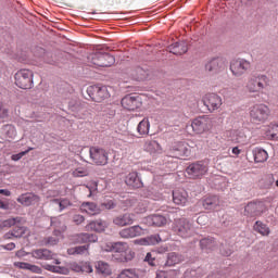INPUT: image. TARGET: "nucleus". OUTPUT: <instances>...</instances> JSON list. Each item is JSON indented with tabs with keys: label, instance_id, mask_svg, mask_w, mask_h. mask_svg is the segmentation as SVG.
<instances>
[{
	"label": "nucleus",
	"instance_id": "obj_1",
	"mask_svg": "<svg viewBox=\"0 0 278 278\" xmlns=\"http://www.w3.org/2000/svg\"><path fill=\"white\" fill-rule=\"evenodd\" d=\"M104 251H106L108 253H114L113 260L115 262H119L122 264L131 262L136 255V253H134V252H131V250H129V244H127V242H123V241L108 243L104 247Z\"/></svg>",
	"mask_w": 278,
	"mask_h": 278
},
{
	"label": "nucleus",
	"instance_id": "obj_2",
	"mask_svg": "<svg viewBox=\"0 0 278 278\" xmlns=\"http://www.w3.org/2000/svg\"><path fill=\"white\" fill-rule=\"evenodd\" d=\"M86 94V99H91V101H96V103H101V101L110 99V91L108 87L103 85H91L87 87Z\"/></svg>",
	"mask_w": 278,
	"mask_h": 278
},
{
	"label": "nucleus",
	"instance_id": "obj_3",
	"mask_svg": "<svg viewBox=\"0 0 278 278\" xmlns=\"http://www.w3.org/2000/svg\"><path fill=\"white\" fill-rule=\"evenodd\" d=\"M15 86L22 90H30L34 87V72L30 70H20L15 75Z\"/></svg>",
	"mask_w": 278,
	"mask_h": 278
},
{
	"label": "nucleus",
	"instance_id": "obj_4",
	"mask_svg": "<svg viewBox=\"0 0 278 278\" xmlns=\"http://www.w3.org/2000/svg\"><path fill=\"white\" fill-rule=\"evenodd\" d=\"M270 116V109L265 104H255L250 110V118L252 123L256 125L260 123H266Z\"/></svg>",
	"mask_w": 278,
	"mask_h": 278
},
{
	"label": "nucleus",
	"instance_id": "obj_5",
	"mask_svg": "<svg viewBox=\"0 0 278 278\" xmlns=\"http://www.w3.org/2000/svg\"><path fill=\"white\" fill-rule=\"evenodd\" d=\"M88 60L91 62V64H94V66L101 67L112 66L116 62L114 55L108 52L92 53L88 56Z\"/></svg>",
	"mask_w": 278,
	"mask_h": 278
},
{
	"label": "nucleus",
	"instance_id": "obj_6",
	"mask_svg": "<svg viewBox=\"0 0 278 278\" xmlns=\"http://www.w3.org/2000/svg\"><path fill=\"white\" fill-rule=\"evenodd\" d=\"M174 232L180 238H192L194 236V226L189 219L180 218L176 220Z\"/></svg>",
	"mask_w": 278,
	"mask_h": 278
},
{
	"label": "nucleus",
	"instance_id": "obj_7",
	"mask_svg": "<svg viewBox=\"0 0 278 278\" xmlns=\"http://www.w3.org/2000/svg\"><path fill=\"white\" fill-rule=\"evenodd\" d=\"M207 164L204 161L190 163L186 168V173L190 179H201V177L207 174Z\"/></svg>",
	"mask_w": 278,
	"mask_h": 278
},
{
	"label": "nucleus",
	"instance_id": "obj_8",
	"mask_svg": "<svg viewBox=\"0 0 278 278\" xmlns=\"http://www.w3.org/2000/svg\"><path fill=\"white\" fill-rule=\"evenodd\" d=\"M251 68V62L247 59H237L230 62V71L235 77H242Z\"/></svg>",
	"mask_w": 278,
	"mask_h": 278
},
{
	"label": "nucleus",
	"instance_id": "obj_9",
	"mask_svg": "<svg viewBox=\"0 0 278 278\" xmlns=\"http://www.w3.org/2000/svg\"><path fill=\"white\" fill-rule=\"evenodd\" d=\"M90 160L96 163L97 166H105L108 164L109 154L103 148L91 147L89 149Z\"/></svg>",
	"mask_w": 278,
	"mask_h": 278
},
{
	"label": "nucleus",
	"instance_id": "obj_10",
	"mask_svg": "<svg viewBox=\"0 0 278 278\" xmlns=\"http://www.w3.org/2000/svg\"><path fill=\"white\" fill-rule=\"evenodd\" d=\"M190 144L186 141L175 143L170 149V156L181 160V157H190Z\"/></svg>",
	"mask_w": 278,
	"mask_h": 278
},
{
	"label": "nucleus",
	"instance_id": "obj_11",
	"mask_svg": "<svg viewBox=\"0 0 278 278\" xmlns=\"http://www.w3.org/2000/svg\"><path fill=\"white\" fill-rule=\"evenodd\" d=\"M121 104L125 110L134 112L142 106V98L138 94H127L122 99Z\"/></svg>",
	"mask_w": 278,
	"mask_h": 278
},
{
	"label": "nucleus",
	"instance_id": "obj_12",
	"mask_svg": "<svg viewBox=\"0 0 278 278\" xmlns=\"http://www.w3.org/2000/svg\"><path fill=\"white\" fill-rule=\"evenodd\" d=\"M205 108L208 112H216L223 105V98L216 93H207L203 100Z\"/></svg>",
	"mask_w": 278,
	"mask_h": 278
},
{
	"label": "nucleus",
	"instance_id": "obj_13",
	"mask_svg": "<svg viewBox=\"0 0 278 278\" xmlns=\"http://www.w3.org/2000/svg\"><path fill=\"white\" fill-rule=\"evenodd\" d=\"M191 127L194 134H204L210 129V118L205 116L197 117L192 121Z\"/></svg>",
	"mask_w": 278,
	"mask_h": 278
},
{
	"label": "nucleus",
	"instance_id": "obj_14",
	"mask_svg": "<svg viewBox=\"0 0 278 278\" xmlns=\"http://www.w3.org/2000/svg\"><path fill=\"white\" fill-rule=\"evenodd\" d=\"M136 215L134 213H124L113 218V225H116V227H127L134 225Z\"/></svg>",
	"mask_w": 278,
	"mask_h": 278
},
{
	"label": "nucleus",
	"instance_id": "obj_15",
	"mask_svg": "<svg viewBox=\"0 0 278 278\" xmlns=\"http://www.w3.org/2000/svg\"><path fill=\"white\" fill-rule=\"evenodd\" d=\"M125 184L128 188H132L134 190L138 188H142L144 184L142 182V178L138 172L129 173L125 178Z\"/></svg>",
	"mask_w": 278,
	"mask_h": 278
},
{
	"label": "nucleus",
	"instance_id": "obj_16",
	"mask_svg": "<svg viewBox=\"0 0 278 278\" xmlns=\"http://www.w3.org/2000/svg\"><path fill=\"white\" fill-rule=\"evenodd\" d=\"M144 233V229L139 225L124 228L119 231L121 238L129 239V238H138V236H142Z\"/></svg>",
	"mask_w": 278,
	"mask_h": 278
},
{
	"label": "nucleus",
	"instance_id": "obj_17",
	"mask_svg": "<svg viewBox=\"0 0 278 278\" xmlns=\"http://www.w3.org/2000/svg\"><path fill=\"white\" fill-rule=\"evenodd\" d=\"M225 68V61L223 58H214L208 63L205 64V71L216 75V73H220Z\"/></svg>",
	"mask_w": 278,
	"mask_h": 278
},
{
	"label": "nucleus",
	"instance_id": "obj_18",
	"mask_svg": "<svg viewBox=\"0 0 278 278\" xmlns=\"http://www.w3.org/2000/svg\"><path fill=\"white\" fill-rule=\"evenodd\" d=\"M80 212L88 214L89 216H99L103 210L94 202H83L80 205Z\"/></svg>",
	"mask_w": 278,
	"mask_h": 278
},
{
	"label": "nucleus",
	"instance_id": "obj_19",
	"mask_svg": "<svg viewBox=\"0 0 278 278\" xmlns=\"http://www.w3.org/2000/svg\"><path fill=\"white\" fill-rule=\"evenodd\" d=\"M262 207H264L263 203L250 202L244 207V216H250V218H254V216H261L264 212Z\"/></svg>",
	"mask_w": 278,
	"mask_h": 278
},
{
	"label": "nucleus",
	"instance_id": "obj_20",
	"mask_svg": "<svg viewBox=\"0 0 278 278\" xmlns=\"http://www.w3.org/2000/svg\"><path fill=\"white\" fill-rule=\"evenodd\" d=\"M17 203L29 207V205H36V203H40V197L36 193H23L17 198Z\"/></svg>",
	"mask_w": 278,
	"mask_h": 278
},
{
	"label": "nucleus",
	"instance_id": "obj_21",
	"mask_svg": "<svg viewBox=\"0 0 278 278\" xmlns=\"http://www.w3.org/2000/svg\"><path fill=\"white\" fill-rule=\"evenodd\" d=\"M200 248L203 253H212V251H216V249H218V241L213 237H205L200 240Z\"/></svg>",
	"mask_w": 278,
	"mask_h": 278
},
{
	"label": "nucleus",
	"instance_id": "obj_22",
	"mask_svg": "<svg viewBox=\"0 0 278 278\" xmlns=\"http://www.w3.org/2000/svg\"><path fill=\"white\" fill-rule=\"evenodd\" d=\"M160 242H162V237H160L159 233L135 240V244H139V247H155V244H160Z\"/></svg>",
	"mask_w": 278,
	"mask_h": 278
},
{
	"label": "nucleus",
	"instance_id": "obj_23",
	"mask_svg": "<svg viewBox=\"0 0 278 278\" xmlns=\"http://www.w3.org/2000/svg\"><path fill=\"white\" fill-rule=\"evenodd\" d=\"M27 255H31V257H34L35 260H53V252L45 248L33 250L31 252L27 253Z\"/></svg>",
	"mask_w": 278,
	"mask_h": 278
},
{
	"label": "nucleus",
	"instance_id": "obj_24",
	"mask_svg": "<svg viewBox=\"0 0 278 278\" xmlns=\"http://www.w3.org/2000/svg\"><path fill=\"white\" fill-rule=\"evenodd\" d=\"M146 223L150 227H164L168 223V219L164 215L153 214L146 218Z\"/></svg>",
	"mask_w": 278,
	"mask_h": 278
},
{
	"label": "nucleus",
	"instance_id": "obj_25",
	"mask_svg": "<svg viewBox=\"0 0 278 278\" xmlns=\"http://www.w3.org/2000/svg\"><path fill=\"white\" fill-rule=\"evenodd\" d=\"M167 51L174 55H184V53H188V43L186 41H176L167 47Z\"/></svg>",
	"mask_w": 278,
	"mask_h": 278
},
{
	"label": "nucleus",
	"instance_id": "obj_26",
	"mask_svg": "<svg viewBox=\"0 0 278 278\" xmlns=\"http://www.w3.org/2000/svg\"><path fill=\"white\" fill-rule=\"evenodd\" d=\"M173 202L175 205H186L188 203V191L185 189H176L173 191Z\"/></svg>",
	"mask_w": 278,
	"mask_h": 278
},
{
	"label": "nucleus",
	"instance_id": "obj_27",
	"mask_svg": "<svg viewBox=\"0 0 278 278\" xmlns=\"http://www.w3.org/2000/svg\"><path fill=\"white\" fill-rule=\"evenodd\" d=\"M252 155L256 164H262L268 160V152L263 148H254L252 150Z\"/></svg>",
	"mask_w": 278,
	"mask_h": 278
},
{
	"label": "nucleus",
	"instance_id": "obj_28",
	"mask_svg": "<svg viewBox=\"0 0 278 278\" xmlns=\"http://www.w3.org/2000/svg\"><path fill=\"white\" fill-rule=\"evenodd\" d=\"M27 228L25 226H15L12 230L4 235L5 240H12V238H23Z\"/></svg>",
	"mask_w": 278,
	"mask_h": 278
},
{
	"label": "nucleus",
	"instance_id": "obj_29",
	"mask_svg": "<svg viewBox=\"0 0 278 278\" xmlns=\"http://www.w3.org/2000/svg\"><path fill=\"white\" fill-rule=\"evenodd\" d=\"M148 199H152L153 201H162V191L157 185H151L147 189Z\"/></svg>",
	"mask_w": 278,
	"mask_h": 278
},
{
	"label": "nucleus",
	"instance_id": "obj_30",
	"mask_svg": "<svg viewBox=\"0 0 278 278\" xmlns=\"http://www.w3.org/2000/svg\"><path fill=\"white\" fill-rule=\"evenodd\" d=\"M181 262H184V257L177 252H172L167 254L165 266L170 268L173 266H177V264H181Z\"/></svg>",
	"mask_w": 278,
	"mask_h": 278
},
{
	"label": "nucleus",
	"instance_id": "obj_31",
	"mask_svg": "<svg viewBox=\"0 0 278 278\" xmlns=\"http://www.w3.org/2000/svg\"><path fill=\"white\" fill-rule=\"evenodd\" d=\"M218 203V195H207L202 200V205L204 210H215Z\"/></svg>",
	"mask_w": 278,
	"mask_h": 278
},
{
	"label": "nucleus",
	"instance_id": "obj_32",
	"mask_svg": "<svg viewBox=\"0 0 278 278\" xmlns=\"http://www.w3.org/2000/svg\"><path fill=\"white\" fill-rule=\"evenodd\" d=\"M99 237L94 233L84 232L76 236V241L80 244H86L88 242H97Z\"/></svg>",
	"mask_w": 278,
	"mask_h": 278
},
{
	"label": "nucleus",
	"instance_id": "obj_33",
	"mask_svg": "<svg viewBox=\"0 0 278 278\" xmlns=\"http://www.w3.org/2000/svg\"><path fill=\"white\" fill-rule=\"evenodd\" d=\"M229 137L231 142H235V144H242L247 141V136H244V131L242 130H230Z\"/></svg>",
	"mask_w": 278,
	"mask_h": 278
},
{
	"label": "nucleus",
	"instance_id": "obj_34",
	"mask_svg": "<svg viewBox=\"0 0 278 278\" xmlns=\"http://www.w3.org/2000/svg\"><path fill=\"white\" fill-rule=\"evenodd\" d=\"M0 134L4 138H10L11 140H14V138H16V128L13 125L7 124L1 127Z\"/></svg>",
	"mask_w": 278,
	"mask_h": 278
},
{
	"label": "nucleus",
	"instance_id": "obj_35",
	"mask_svg": "<svg viewBox=\"0 0 278 278\" xmlns=\"http://www.w3.org/2000/svg\"><path fill=\"white\" fill-rule=\"evenodd\" d=\"M203 275H205V269H203V267H192L185 271L182 278H201Z\"/></svg>",
	"mask_w": 278,
	"mask_h": 278
},
{
	"label": "nucleus",
	"instance_id": "obj_36",
	"mask_svg": "<svg viewBox=\"0 0 278 278\" xmlns=\"http://www.w3.org/2000/svg\"><path fill=\"white\" fill-rule=\"evenodd\" d=\"M96 270L99 273V275H102V277H110L112 275V269L110 268V265L103 261H99L96 265Z\"/></svg>",
	"mask_w": 278,
	"mask_h": 278
},
{
	"label": "nucleus",
	"instance_id": "obj_37",
	"mask_svg": "<svg viewBox=\"0 0 278 278\" xmlns=\"http://www.w3.org/2000/svg\"><path fill=\"white\" fill-rule=\"evenodd\" d=\"M105 227H108V223L103 219L93 220L88 225L89 229H92V231H97L98 233L105 231Z\"/></svg>",
	"mask_w": 278,
	"mask_h": 278
},
{
	"label": "nucleus",
	"instance_id": "obj_38",
	"mask_svg": "<svg viewBox=\"0 0 278 278\" xmlns=\"http://www.w3.org/2000/svg\"><path fill=\"white\" fill-rule=\"evenodd\" d=\"M253 228L261 236H270V228L261 220H256Z\"/></svg>",
	"mask_w": 278,
	"mask_h": 278
},
{
	"label": "nucleus",
	"instance_id": "obj_39",
	"mask_svg": "<svg viewBox=\"0 0 278 278\" xmlns=\"http://www.w3.org/2000/svg\"><path fill=\"white\" fill-rule=\"evenodd\" d=\"M88 249H90V244L77 245L70 248L67 253L68 255H85V253H88Z\"/></svg>",
	"mask_w": 278,
	"mask_h": 278
},
{
	"label": "nucleus",
	"instance_id": "obj_40",
	"mask_svg": "<svg viewBox=\"0 0 278 278\" xmlns=\"http://www.w3.org/2000/svg\"><path fill=\"white\" fill-rule=\"evenodd\" d=\"M151 128V124L149 119L143 118L137 126V131L140 136H147L149 134V129Z\"/></svg>",
	"mask_w": 278,
	"mask_h": 278
},
{
	"label": "nucleus",
	"instance_id": "obj_41",
	"mask_svg": "<svg viewBox=\"0 0 278 278\" xmlns=\"http://www.w3.org/2000/svg\"><path fill=\"white\" fill-rule=\"evenodd\" d=\"M21 223V217H13L5 220L0 219V231H3L5 228L14 227V225H18Z\"/></svg>",
	"mask_w": 278,
	"mask_h": 278
},
{
	"label": "nucleus",
	"instance_id": "obj_42",
	"mask_svg": "<svg viewBox=\"0 0 278 278\" xmlns=\"http://www.w3.org/2000/svg\"><path fill=\"white\" fill-rule=\"evenodd\" d=\"M52 203H54V205L59 206V212H63L64 210L71 207V205H73V203L68 199H53Z\"/></svg>",
	"mask_w": 278,
	"mask_h": 278
},
{
	"label": "nucleus",
	"instance_id": "obj_43",
	"mask_svg": "<svg viewBox=\"0 0 278 278\" xmlns=\"http://www.w3.org/2000/svg\"><path fill=\"white\" fill-rule=\"evenodd\" d=\"M144 149L148 151V153H156V151H160L161 147L157 141L148 140L146 141Z\"/></svg>",
	"mask_w": 278,
	"mask_h": 278
},
{
	"label": "nucleus",
	"instance_id": "obj_44",
	"mask_svg": "<svg viewBox=\"0 0 278 278\" xmlns=\"http://www.w3.org/2000/svg\"><path fill=\"white\" fill-rule=\"evenodd\" d=\"M117 278H140V275L136 269H124L121 271Z\"/></svg>",
	"mask_w": 278,
	"mask_h": 278
},
{
	"label": "nucleus",
	"instance_id": "obj_45",
	"mask_svg": "<svg viewBox=\"0 0 278 278\" xmlns=\"http://www.w3.org/2000/svg\"><path fill=\"white\" fill-rule=\"evenodd\" d=\"M219 252L222 255H224V257H229L233 253V245H230L227 242L222 243L219 247Z\"/></svg>",
	"mask_w": 278,
	"mask_h": 278
},
{
	"label": "nucleus",
	"instance_id": "obj_46",
	"mask_svg": "<svg viewBox=\"0 0 278 278\" xmlns=\"http://www.w3.org/2000/svg\"><path fill=\"white\" fill-rule=\"evenodd\" d=\"M60 242V238L56 237H45L41 241L43 247H55Z\"/></svg>",
	"mask_w": 278,
	"mask_h": 278
},
{
	"label": "nucleus",
	"instance_id": "obj_47",
	"mask_svg": "<svg viewBox=\"0 0 278 278\" xmlns=\"http://www.w3.org/2000/svg\"><path fill=\"white\" fill-rule=\"evenodd\" d=\"M50 225L53 229H66V225L60 220V217H51Z\"/></svg>",
	"mask_w": 278,
	"mask_h": 278
},
{
	"label": "nucleus",
	"instance_id": "obj_48",
	"mask_svg": "<svg viewBox=\"0 0 278 278\" xmlns=\"http://www.w3.org/2000/svg\"><path fill=\"white\" fill-rule=\"evenodd\" d=\"M118 205L116 203V200H105L104 202L100 203V208L104 207V210H115V207Z\"/></svg>",
	"mask_w": 278,
	"mask_h": 278
},
{
	"label": "nucleus",
	"instance_id": "obj_49",
	"mask_svg": "<svg viewBox=\"0 0 278 278\" xmlns=\"http://www.w3.org/2000/svg\"><path fill=\"white\" fill-rule=\"evenodd\" d=\"M135 73L136 74H132V79H135L136 81H142V79H144V68L136 67Z\"/></svg>",
	"mask_w": 278,
	"mask_h": 278
},
{
	"label": "nucleus",
	"instance_id": "obj_50",
	"mask_svg": "<svg viewBox=\"0 0 278 278\" xmlns=\"http://www.w3.org/2000/svg\"><path fill=\"white\" fill-rule=\"evenodd\" d=\"M29 151H34V148H28L25 151H22V152L11 155V160L13 162H18L20 160H23V157H25V155H27V153H29Z\"/></svg>",
	"mask_w": 278,
	"mask_h": 278
},
{
	"label": "nucleus",
	"instance_id": "obj_51",
	"mask_svg": "<svg viewBox=\"0 0 278 278\" xmlns=\"http://www.w3.org/2000/svg\"><path fill=\"white\" fill-rule=\"evenodd\" d=\"M256 79H258V89L260 90H264V88H266V86H268V76H266V75H258L256 77Z\"/></svg>",
	"mask_w": 278,
	"mask_h": 278
},
{
	"label": "nucleus",
	"instance_id": "obj_52",
	"mask_svg": "<svg viewBox=\"0 0 278 278\" xmlns=\"http://www.w3.org/2000/svg\"><path fill=\"white\" fill-rule=\"evenodd\" d=\"M73 177H88V169L78 167L73 172Z\"/></svg>",
	"mask_w": 278,
	"mask_h": 278
},
{
	"label": "nucleus",
	"instance_id": "obj_53",
	"mask_svg": "<svg viewBox=\"0 0 278 278\" xmlns=\"http://www.w3.org/2000/svg\"><path fill=\"white\" fill-rule=\"evenodd\" d=\"M144 262H147L149 266H155V256H153L151 252H148L144 257Z\"/></svg>",
	"mask_w": 278,
	"mask_h": 278
},
{
	"label": "nucleus",
	"instance_id": "obj_54",
	"mask_svg": "<svg viewBox=\"0 0 278 278\" xmlns=\"http://www.w3.org/2000/svg\"><path fill=\"white\" fill-rule=\"evenodd\" d=\"M56 275H70L71 274V269H68V267L65 266H56Z\"/></svg>",
	"mask_w": 278,
	"mask_h": 278
},
{
	"label": "nucleus",
	"instance_id": "obj_55",
	"mask_svg": "<svg viewBox=\"0 0 278 278\" xmlns=\"http://www.w3.org/2000/svg\"><path fill=\"white\" fill-rule=\"evenodd\" d=\"M28 270L30 273H35V275H42V268H40L38 265L30 264L28 266Z\"/></svg>",
	"mask_w": 278,
	"mask_h": 278
},
{
	"label": "nucleus",
	"instance_id": "obj_56",
	"mask_svg": "<svg viewBox=\"0 0 278 278\" xmlns=\"http://www.w3.org/2000/svg\"><path fill=\"white\" fill-rule=\"evenodd\" d=\"M251 85L254 86V88H250V90H252V92H258V90H262V89H260V80L257 77L250 81V86Z\"/></svg>",
	"mask_w": 278,
	"mask_h": 278
},
{
	"label": "nucleus",
	"instance_id": "obj_57",
	"mask_svg": "<svg viewBox=\"0 0 278 278\" xmlns=\"http://www.w3.org/2000/svg\"><path fill=\"white\" fill-rule=\"evenodd\" d=\"M29 263H25V262H15L14 266L15 268H20L21 270H29Z\"/></svg>",
	"mask_w": 278,
	"mask_h": 278
},
{
	"label": "nucleus",
	"instance_id": "obj_58",
	"mask_svg": "<svg viewBox=\"0 0 278 278\" xmlns=\"http://www.w3.org/2000/svg\"><path fill=\"white\" fill-rule=\"evenodd\" d=\"M73 220L76 223V225H81L86 218L83 215H74Z\"/></svg>",
	"mask_w": 278,
	"mask_h": 278
},
{
	"label": "nucleus",
	"instance_id": "obj_59",
	"mask_svg": "<svg viewBox=\"0 0 278 278\" xmlns=\"http://www.w3.org/2000/svg\"><path fill=\"white\" fill-rule=\"evenodd\" d=\"M66 229H61V228H54L52 235L54 238H61L62 233H64Z\"/></svg>",
	"mask_w": 278,
	"mask_h": 278
},
{
	"label": "nucleus",
	"instance_id": "obj_60",
	"mask_svg": "<svg viewBox=\"0 0 278 278\" xmlns=\"http://www.w3.org/2000/svg\"><path fill=\"white\" fill-rule=\"evenodd\" d=\"M2 249H4V251H14V249H16V243L11 242L4 245H1Z\"/></svg>",
	"mask_w": 278,
	"mask_h": 278
},
{
	"label": "nucleus",
	"instance_id": "obj_61",
	"mask_svg": "<svg viewBox=\"0 0 278 278\" xmlns=\"http://www.w3.org/2000/svg\"><path fill=\"white\" fill-rule=\"evenodd\" d=\"M9 111L0 104V118H8Z\"/></svg>",
	"mask_w": 278,
	"mask_h": 278
},
{
	"label": "nucleus",
	"instance_id": "obj_62",
	"mask_svg": "<svg viewBox=\"0 0 278 278\" xmlns=\"http://www.w3.org/2000/svg\"><path fill=\"white\" fill-rule=\"evenodd\" d=\"M45 270H48L49 273H55L58 265H51V264H46L43 266Z\"/></svg>",
	"mask_w": 278,
	"mask_h": 278
},
{
	"label": "nucleus",
	"instance_id": "obj_63",
	"mask_svg": "<svg viewBox=\"0 0 278 278\" xmlns=\"http://www.w3.org/2000/svg\"><path fill=\"white\" fill-rule=\"evenodd\" d=\"M0 210H4L5 212H8V210H10V203L0 200Z\"/></svg>",
	"mask_w": 278,
	"mask_h": 278
},
{
	"label": "nucleus",
	"instance_id": "obj_64",
	"mask_svg": "<svg viewBox=\"0 0 278 278\" xmlns=\"http://www.w3.org/2000/svg\"><path fill=\"white\" fill-rule=\"evenodd\" d=\"M36 51L37 52H35V55L37 58H42V55H45V53H46V50L43 48H40V47L36 48Z\"/></svg>",
	"mask_w": 278,
	"mask_h": 278
}]
</instances>
